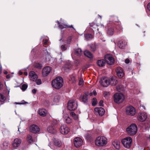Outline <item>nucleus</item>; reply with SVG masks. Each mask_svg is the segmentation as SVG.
I'll use <instances>...</instances> for the list:
<instances>
[{"label":"nucleus","mask_w":150,"mask_h":150,"mask_svg":"<svg viewBox=\"0 0 150 150\" xmlns=\"http://www.w3.org/2000/svg\"><path fill=\"white\" fill-rule=\"evenodd\" d=\"M52 59V58L51 56L49 54H47L46 55L45 60L46 62H47L48 63L52 64L51 62V61Z\"/></svg>","instance_id":"cd10ccee"},{"label":"nucleus","mask_w":150,"mask_h":150,"mask_svg":"<svg viewBox=\"0 0 150 150\" xmlns=\"http://www.w3.org/2000/svg\"><path fill=\"white\" fill-rule=\"evenodd\" d=\"M21 142V141L20 139L16 138L14 140L12 144L13 147L17 148L20 145Z\"/></svg>","instance_id":"4468645a"},{"label":"nucleus","mask_w":150,"mask_h":150,"mask_svg":"<svg viewBox=\"0 0 150 150\" xmlns=\"http://www.w3.org/2000/svg\"><path fill=\"white\" fill-rule=\"evenodd\" d=\"M67 108L70 111L75 110L77 107V104H67Z\"/></svg>","instance_id":"a211bd4d"},{"label":"nucleus","mask_w":150,"mask_h":150,"mask_svg":"<svg viewBox=\"0 0 150 150\" xmlns=\"http://www.w3.org/2000/svg\"><path fill=\"white\" fill-rule=\"evenodd\" d=\"M118 46L120 49H124L125 46V44L123 42H122L120 43H119L118 44Z\"/></svg>","instance_id":"473e14b6"},{"label":"nucleus","mask_w":150,"mask_h":150,"mask_svg":"<svg viewBox=\"0 0 150 150\" xmlns=\"http://www.w3.org/2000/svg\"><path fill=\"white\" fill-rule=\"evenodd\" d=\"M23 73L22 72H20L19 73V74L20 75H22L23 74Z\"/></svg>","instance_id":"774afa93"},{"label":"nucleus","mask_w":150,"mask_h":150,"mask_svg":"<svg viewBox=\"0 0 150 150\" xmlns=\"http://www.w3.org/2000/svg\"><path fill=\"white\" fill-rule=\"evenodd\" d=\"M97 93L95 91H93L92 92L90 93L89 95L90 96H95L96 95Z\"/></svg>","instance_id":"a19ab883"},{"label":"nucleus","mask_w":150,"mask_h":150,"mask_svg":"<svg viewBox=\"0 0 150 150\" xmlns=\"http://www.w3.org/2000/svg\"><path fill=\"white\" fill-rule=\"evenodd\" d=\"M95 113L97 115H99L100 116H102L105 113V110L102 108L96 107L94 109Z\"/></svg>","instance_id":"9b49d317"},{"label":"nucleus","mask_w":150,"mask_h":150,"mask_svg":"<svg viewBox=\"0 0 150 150\" xmlns=\"http://www.w3.org/2000/svg\"><path fill=\"white\" fill-rule=\"evenodd\" d=\"M72 38L71 37H69L68 38L67 40V42L68 44H69L70 43Z\"/></svg>","instance_id":"de8ad7c7"},{"label":"nucleus","mask_w":150,"mask_h":150,"mask_svg":"<svg viewBox=\"0 0 150 150\" xmlns=\"http://www.w3.org/2000/svg\"><path fill=\"white\" fill-rule=\"evenodd\" d=\"M74 142L75 146L76 147H78L80 146L83 144L82 139L81 138L79 137L75 138Z\"/></svg>","instance_id":"1a4fd4ad"},{"label":"nucleus","mask_w":150,"mask_h":150,"mask_svg":"<svg viewBox=\"0 0 150 150\" xmlns=\"http://www.w3.org/2000/svg\"><path fill=\"white\" fill-rule=\"evenodd\" d=\"M114 32V31L113 28H109L108 29L107 31V33L109 35H112Z\"/></svg>","instance_id":"72a5a7b5"},{"label":"nucleus","mask_w":150,"mask_h":150,"mask_svg":"<svg viewBox=\"0 0 150 150\" xmlns=\"http://www.w3.org/2000/svg\"><path fill=\"white\" fill-rule=\"evenodd\" d=\"M63 80L61 77H57L52 81V87L56 89H59L63 86Z\"/></svg>","instance_id":"f257e3e1"},{"label":"nucleus","mask_w":150,"mask_h":150,"mask_svg":"<svg viewBox=\"0 0 150 150\" xmlns=\"http://www.w3.org/2000/svg\"><path fill=\"white\" fill-rule=\"evenodd\" d=\"M125 62L126 63H129V60L128 59H126L125 60Z\"/></svg>","instance_id":"864d4df0"},{"label":"nucleus","mask_w":150,"mask_h":150,"mask_svg":"<svg viewBox=\"0 0 150 150\" xmlns=\"http://www.w3.org/2000/svg\"><path fill=\"white\" fill-rule=\"evenodd\" d=\"M147 8L149 11H150V3H148L147 5Z\"/></svg>","instance_id":"3c124183"},{"label":"nucleus","mask_w":150,"mask_h":150,"mask_svg":"<svg viewBox=\"0 0 150 150\" xmlns=\"http://www.w3.org/2000/svg\"><path fill=\"white\" fill-rule=\"evenodd\" d=\"M77 102L76 100L74 99H71L69 100L68 103H75Z\"/></svg>","instance_id":"49530a36"},{"label":"nucleus","mask_w":150,"mask_h":150,"mask_svg":"<svg viewBox=\"0 0 150 150\" xmlns=\"http://www.w3.org/2000/svg\"><path fill=\"white\" fill-rule=\"evenodd\" d=\"M126 131L130 135H134L137 131V126L134 124H132L126 129Z\"/></svg>","instance_id":"7ed1b4c3"},{"label":"nucleus","mask_w":150,"mask_h":150,"mask_svg":"<svg viewBox=\"0 0 150 150\" xmlns=\"http://www.w3.org/2000/svg\"><path fill=\"white\" fill-rule=\"evenodd\" d=\"M64 119L65 120L66 122L67 123H70L72 122L71 119L67 115L64 117Z\"/></svg>","instance_id":"7c9ffc66"},{"label":"nucleus","mask_w":150,"mask_h":150,"mask_svg":"<svg viewBox=\"0 0 150 150\" xmlns=\"http://www.w3.org/2000/svg\"><path fill=\"white\" fill-rule=\"evenodd\" d=\"M28 87V85L26 84H23L21 86V89L23 91H25Z\"/></svg>","instance_id":"4c0bfd02"},{"label":"nucleus","mask_w":150,"mask_h":150,"mask_svg":"<svg viewBox=\"0 0 150 150\" xmlns=\"http://www.w3.org/2000/svg\"><path fill=\"white\" fill-rule=\"evenodd\" d=\"M48 40L47 39H45V41L44 42V45H46L47 44V42H48Z\"/></svg>","instance_id":"bf43d9fd"},{"label":"nucleus","mask_w":150,"mask_h":150,"mask_svg":"<svg viewBox=\"0 0 150 150\" xmlns=\"http://www.w3.org/2000/svg\"><path fill=\"white\" fill-rule=\"evenodd\" d=\"M53 142L54 145L58 147H60L63 145L62 142L58 139H54Z\"/></svg>","instance_id":"aec40b11"},{"label":"nucleus","mask_w":150,"mask_h":150,"mask_svg":"<svg viewBox=\"0 0 150 150\" xmlns=\"http://www.w3.org/2000/svg\"><path fill=\"white\" fill-rule=\"evenodd\" d=\"M38 113L40 116L44 117L46 115L47 111L45 109H40L38 110Z\"/></svg>","instance_id":"4be33fe9"},{"label":"nucleus","mask_w":150,"mask_h":150,"mask_svg":"<svg viewBox=\"0 0 150 150\" xmlns=\"http://www.w3.org/2000/svg\"><path fill=\"white\" fill-rule=\"evenodd\" d=\"M116 89L118 91H123L124 89V87L121 85H119L116 87Z\"/></svg>","instance_id":"2f4dec72"},{"label":"nucleus","mask_w":150,"mask_h":150,"mask_svg":"<svg viewBox=\"0 0 150 150\" xmlns=\"http://www.w3.org/2000/svg\"><path fill=\"white\" fill-rule=\"evenodd\" d=\"M51 70L50 67L49 66H46L42 70V74L43 76H46L48 74Z\"/></svg>","instance_id":"dca6fc26"},{"label":"nucleus","mask_w":150,"mask_h":150,"mask_svg":"<svg viewBox=\"0 0 150 150\" xmlns=\"http://www.w3.org/2000/svg\"><path fill=\"white\" fill-rule=\"evenodd\" d=\"M109 84H110L112 85H115L117 83V80L115 77H112L110 79H109Z\"/></svg>","instance_id":"6ab92c4d"},{"label":"nucleus","mask_w":150,"mask_h":150,"mask_svg":"<svg viewBox=\"0 0 150 150\" xmlns=\"http://www.w3.org/2000/svg\"><path fill=\"white\" fill-rule=\"evenodd\" d=\"M82 53V50L80 48L76 49L74 51V54L75 55L78 56H80L81 55Z\"/></svg>","instance_id":"bb28decb"},{"label":"nucleus","mask_w":150,"mask_h":150,"mask_svg":"<svg viewBox=\"0 0 150 150\" xmlns=\"http://www.w3.org/2000/svg\"><path fill=\"white\" fill-rule=\"evenodd\" d=\"M73 117L75 120H77L78 118V117L77 115H75Z\"/></svg>","instance_id":"052dcab7"},{"label":"nucleus","mask_w":150,"mask_h":150,"mask_svg":"<svg viewBox=\"0 0 150 150\" xmlns=\"http://www.w3.org/2000/svg\"><path fill=\"white\" fill-rule=\"evenodd\" d=\"M60 98V96L59 95H57L55 96L54 101L55 102L58 103Z\"/></svg>","instance_id":"f704fd0d"},{"label":"nucleus","mask_w":150,"mask_h":150,"mask_svg":"<svg viewBox=\"0 0 150 150\" xmlns=\"http://www.w3.org/2000/svg\"><path fill=\"white\" fill-rule=\"evenodd\" d=\"M99 83L103 86L107 87L109 85V78L107 77H103L100 80Z\"/></svg>","instance_id":"0eeeda50"},{"label":"nucleus","mask_w":150,"mask_h":150,"mask_svg":"<svg viewBox=\"0 0 150 150\" xmlns=\"http://www.w3.org/2000/svg\"><path fill=\"white\" fill-rule=\"evenodd\" d=\"M114 100L115 103L122 102L125 98L124 95L121 93H117L114 96Z\"/></svg>","instance_id":"39448f33"},{"label":"nucleus","mask_w":150,"mask_h":150,"mask_svg":"<svg viewBox=\"0 0 150 150\" xmlns=\"http://www.w3.org/2000/svg\"><path fill=\"white\" fill-rule=\"evenodd\" d=\"M145 128H149L150 127V122H146L145 124Z\"/></svg>","instance_id":"ea45409f"},{"label":"nucleus","mask_w":150,"mask_h":150,"mask_svg":"<svg viewBox=\"0 0 150 150\" xmlns=\"http://www.w3.org/2000/svg\"><path fill=\"white\" fill-rule=\"evenodd\" d=\"M6 97L3 95L0 94V102H3L6 100Z\"/></svg>","instance_id":"e433bc0d"},{"label":"nucleus","mask_w":150,"mask_h":150,"mask_svg":"<svg viewBox=\"0 0 150 150\" xmlns=\"http://www.w3.org/2000/svg\"><path fill=\"white\" fill-rule=\"evenodd\" d=\"M0 70L1 71H2V68L1 65L0 64Z\"/></svg>","instance_id":"338daca9"},{"label":"nucleus","mask_w":150,"mask_h":150,"mask_svg":"<svg viewBox=\"0 0 150 150\" xmlns=\"http://www.w3.org/2000/svg\"><path fill=\"white\" fill-rule=\"evenodd\" d=\"M83 80L82 78H80L79 82V85L82 86L83 84Z\"/></svg>","instance_id":"c03bdc74"},{"label":"nucleus","mask_w":150,"mask_h":150,"mask_svg":"<svg viewBox=\"0 0 150 150\" xmlns=\"http://www.w3.org/2000/svg\"><path fill=\"white\" fill-rule=\"evenodd\" d=\"M112 145L117 149H119L120 148V142L116 140L113 142L112 143Z\"/></svg>","instance_id":"a878e982"},{"label":"nucleus","mask_w":150,"mask_h":150,"mask_svg":"<svg viewBox=\"0 0 150 150\" xmlns=\"http://www.w3.org/2000/svg\"><path fill=\"white\" fill-rule=\"evenodd\" d=\"M97 100L96 98H94L92 100V103H97Z\"/></svg>","instance_id":"8fccbe9b"},{"label":"nucleus","mask_w":150,"mask_h":150,"mask_svg":"<svg viewBox=\"0 0 150 150\" xmlns=\"http://www.w3.org/2000/svg\"><path fill=\"white\" fill-rule=\"evenodd\" d=\"M34 67L37 68L39 69H40L42 67V65L41 64L39 63H36L34 64Z\"/></svg>","instance_id":"c9c22d12"},{"label":"nucleus","mask_w":150,"mask_h":150,"mask_svg":"<svg viewBox=\"0 0 150 150\" xmlns=\"http://www.w3.org/2000/svg\"><path fill=\"white\" fill-rule=\"evenodd\" d=\"M12 76L11 75H10V74H8V75H7L6 76V78L8 79H9Z\"/></svg>","instance_id":"5fc2aeb1"},{"label":"nucleus","mask_w":150,"mask_h":150,"mask_svg":"<svg viewBox=\"0 0 150 150\" xmlns=\"http://www.w3.org/2000/svg\"><path fill=\"white\" fill-rule=\"evenodd\" d=\"M47 130L50 133L54 134L56 132V130L52 125L49 126L47 128Z\"/></svg>","instance_id":"5701e85b"},{"label":"nucleus","mask_w":150,"mask_h":150,"mask_svg":"<svg viewBox=\"0 0 150 150\" xmlns=\"http://www.w3.org/2000/svg\"><path fill=\"white\" fill-rule=\"evenodd\" d=\"M85 55L90 58L93 57V55L91 52L88 50H86L84 52Z\"/></svg>","instance_id":"c756f323"},{"label":"nucleus","mask_w":150,"mask_h":150,"mask_svg":"<svg viewBox=\"0 0 150 150\" xmlns=\"http://www.w3.org/2000/svg\"><path fill=\"white\" fill-rule=\"evenodd\" d=\"M15 103H19L16 102ZM21 103H28V102H25L24 100H23L22 101Z\"/></svg>","instance_id":"680f3d73"},{"label":"nucleus","mask_w":150,"mask_h":150,"mask_svg":"<svg viewBox=\"0 0 150 150\" xmlns=\"http://www.w3.org/2000/svg\"><path fill=\"white\" fill-rule=\"evenodd\" d=\"M2 87V85L1 82H0V89Z\"/></svg>","instance_id":"0e129e2a"},{"label":"nucleus","mask_w":150,"mask_h":150,"mask_svg":"<svg viewBox=\"0 0 150 150\" xmlns=\"http://www.w3.org/2000/svg\"><path fill=\"white\" fill-rule=\"evenodd\" d=\"M71 115L73 117L75 115H76L74 112H71L70 113Z\"/></svg>","instance_id":"6e6d98bb"},{"label":"nucleus","mask_w":150,"mask_h":150,"mask_svg":"<svg viewBox=\"0 0 150 150\" xmlns=\"http://www.w3.org/2000/svg\"><path fill=\"white\" fill-rule=\"evenodd\" d=\"M110 93L108 92H105L104 93V97H107L109 96Z\"/></svg>","instance_id":"09e8293b"},{"label":"nucleus","mask_w":150,"mask_h":150,"mask_svg":"<svg viewBox=\"0 0 150 150\" xmlns=\"http://www.w3.org/2000/svg\"><path fill=\"white\" fill-rule=\"evenodd\" d=\"M139 109H141V110H142L143 109H144V110L145 109L144 107V106H142L141 105H140V107L139 108Z\"/></svg>","instance_id":"603ef678"},{"label":"nucleus","mask_w":150,"mask_h":150,"mask_svg":"<svg viewBox=\"0 0 150 150\" xmlns=\"http://www.w3.org/2000/svg\"><path fill=\"white\" fill-rule=\"evenodd\" d=\"M58 24L59 25V26L60 28L62 29L64 28H74L72 25L71 26H68L64 24L63 25L60 24V23L59 21H57Z\"/></svg>","instance_id":"c85d7f7f"},{"label":"nucleus","mask_w":150,"mask_h":150,"mask_svg":"<svg viewBox=\"0 0 150 150\" xmlns=\"http://www.w3.org/2000/svg\"><path fill=\"white\" fill-rule=\"evenodd\" d=\"M126 112L127 114L131 116L134 115L136 112L135 109L131 106H129L126 108Z\"/></svg>","instance_id":"423d86ee"},{"label":"nucleus","mask_w":150,"mask_h":150,"mask_svg":"<svg viewBox=\"0 0 150 150\" xmlns=\"http://www.w3.org/2000/svg\"><path fill=\"white\" fill-rule=\"evenodd\" d=\"M60 130L61 133L63 134H67L69 131V128L65 125H61Z\"/></svg>","instance_id":"9d476101"},{"label":"nucleus","mask_w":150,"mask_h":150,"mask_svg":"<svg viewBox=\"0 0 150 150\" xmlns=\"http://www.w3.org/2000/svg\"><path fill=\"white\" fill-rule=\"evenodd\" d=\"M132 139L130 137H127L122 140V142L124 146L127 148H129L132 143Z\"/></svg>","instance_id":"20e7f679"},{"label":"nucleus","mask_w":150,"mask_h":150,"mask_svg":"<svg viewBox=\"0 0 150 150\" xmlns=\"http://www.w3.org/2000/svg\"><path fill=\"white\" fill-rule=\"evenodd\" d=\"M48 146L51 148V149H53V147L51 143H50L49 144Z\"/></svg>","instance_id":"13d9d810"},{"label":"nucleus","mask_w":150,"mask_h":150,"mask_svg":"<svg viewBox=\"0 0 150 150\" xmlns=\"http://www.w3.org/2000/svg\"><path fill=\"white\" fill-rule=\"evenodd\" d=\"M94 32H92L91 33H88L85 35V37L87 40L92 39L93 37Z\"/></svg>","instance_id":"b1692460"},{"label":"nucleus","mask_w":150,"mask_h":150,"mask_svg":"<svg viewBox=\"0 0 150 150\" xmlns=\"http://www.w3.org/2000/svg\"><path fill=\"white\" fill-rule=\"evenodd\" d=\"M27 139L29 143H31L33 142L32 137L30 135H29L28 136Z\"/></svg>","instance_id":"58836bf2"},{"label":"nucleus","mask_w":150,"mask_h":150,"mask_svg":"<svg viewBox=\"0 0 150 150\" xmlns=\"http://www.w3.org/2000/svg\"><path fill=\"white\" fill-rule=\"evenodd\" d=\"M82 101L83 102L86 103L87 101V97L86 96H83L82 97Z\"/></svg>","instance_id":"37998d69"},{"label":"nucleus","mask_w":150,"mask_h":150,"mask_svg":"<svg viewBox=\"0 0 150 150\" xmlns=\"http://www.w3.org/2000/svg\"><path fill=\"white\" fill-rule=\"evenodd\" d=\"M107 143V139L103 136H99L97 138L95 141V144L99 146L105 145Z\"/></svg>","instance_id":"f03ea898"},{"label":"nucleus","mask_w":150,"mask_h":150,"mask_svg":"<svg viewBox=\"0 0 150 150\" xmlns=\"http://www.w3.org/2000/svg\"><path fill=\"white\" fill-rule=\"evenodd\" d=\"M116 72L118 76L120 78H122L124 75L122 69L121 67H118L116 69Z\"/></svg>","instance_id":"2eb2a0df"},{"label":"nucleus","mask_w":150,"mask_h":150,"mask_svg":"<svg viewBox=\"0 0 150 150\" xmlns=\"http://www.w3.org/2000/svg\"><path fill=\"white\" fill-rule=\"evenodd\" d=\"M34 81L36 82L37 85H40L41 83V81L40 79H36V80L35 81Z\"/></svg>","instance_id":"79ce46f5"},{"label":"nucleus","mask_w":150,"mask_h":150,"mask_svg":"<svg viewBox=\"0 0 150 150\" xmlns=\"http://www.w3.org/2000/svg\"><path fill=\"white\" fill-rule=\"evenodd\" d=\"M24 74L25 76H27L28 75L27 73L26 72H24Z\"/></svg>","instance_id":"69168bd1"},{"label":"nucleus","mask_w":150,"mask_h":150,"mask_svg":"<svg viewBox=\"0 0 150 150\" xmlns=\"http://www.w3.org/2000/svg\"><path fill=\"white\" fill-rule=\"evenodd\" d=\"M147 117V115L145 112H140L138 117V120L141 122L144 121Z\"/></svg>","instance_id":"f8f14e48"},{"label":"nucleus","mask_w":150,"mask_h":150,"mask_svg":"<svg viewBox=\"0 0 150 150\" xmlns=\"http://www.w3.org/2000/svg\"><path fill=\"white\" fill-rule=\"evenodd\" d=\"M32 92L33 93H35L36 92V90L35 89H33L32 90Z\"/></svg>","instance_id":"4d7b16f0"},{"label":"nucleus","mask_w":150,"mask_h":150,"mask_svg":"<svg viewBox=\"0 0 150 150\" xmlns=\"http://www.w3.org/2000/svg\"><path fill=\"white\" fill-rule=\"evenodd\" d=\"M30 131L34 133H37L39 132L40 129L39 127L35 125H33L30 127Z\"/></svg>","instance_id":"ddd939ff"},{"label":"nucleus","mask_w":150,"mask_h":150,"mask_svg":"<svg viewBox=\"0 0 150 150\" xmlns=\"http://www.w3.org/2000/svg\"><path fill=\"white\" fill-rule=\"evenodd\" d=\"M105 60L107 63L110 65L112 64L114 62V59L111 55L106 54L105 56Z\"/></svg>","instance_id":"6e6552de"},{"label":"nucleus","mask_w":150,"mask_h":150,"mask_svg":"<svg viewBox=\"0 0 150 150\" xmlns=\"http://www.w3.org/2000/svg\"><path fill=\"white\" fill-rule=\"evenodd\" d=\"M122 29V27L121 26H119L118 27V30H121V29Z\"/></svg>","instance_id":"e2e57ef3"},{"label":"nucleus","mask_w":150,"mask_h":150,"mask_svg":"<svg viewBox=\"0 0 150 150\" xmlns=\"http://www.w3.org/2000/svg\"><path fill=\"white\" fill-rule=\"evenodd\" d=\"M1 147L3 149H7L10 147L9 143L8 142H5L1 145Z\"/></svg>","instance_id":"412c9836"},{"label":"nucleus","mask_w":150,"mask_h":150,"mask_svg":"<svg viewBox=\"0 0 150 150\" xmlns=\"http://www.w3.org/2000/svg\"><path fill=\"white\" fill-rule=\"evenodd\" d=\"M29 76L30 79L34 81L38 78V76L33 71H30L29 74Z\"/></svg>","instance_id":"f3484780"},{"label":"nucleus","mask_w":150,"mask_h":150,"mask_svg":"<svg viewBox=\"0 0 150 150\" xmlns=\"http://www.w3.org/2000/svg\"><path fill=\"white\" fill-rule=\"evenodd\" d=\"M97 64L99 67H103L105 65V61L103 59L98 60L97 61Z\"/></svg>","instance_id":"393cba45"},{"label":"nucleus","mask_w":150,"mask_h":150,"mask_svg":"<svg viewBox=\"0 0 150 150\" xmlns=\"http://www.w3.org/2000/svg\"><path fill=\"white\" fill-rule=\"evenodd\" d=\"M67 47L65 45H62L61 46V49L62 51H65L67 49Z\"/></svg>","instance_id":"a18cd8bd"}]
</instances>
